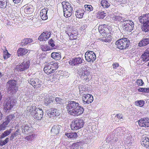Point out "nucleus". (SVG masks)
<instances>
[{
  "instance_id": "f257e3e1",
  "label": "nucleus",
  "mask_w": 149,
  "mask_h": 149,
  "mask_svg": "<svg viewBox=\"0 0 149 149\" xmlns=\"http://www.w3.org/2000/svg\"><path fill=\"white\" fill-rule=\"evenodd\" d=\"M88 68H89L86 65L81 68L79 71V74L81 79L85 81H89L91 77L90 72Z\"/></svg>"
},
{
  "instance_id": "f03ea898",
  "label": "nucleus",
  "mask_w": 149,
  "mask_h": 149,
  "mask_svg": "<svg viewBox=\"0 0 149 149\" xmlns=\"http://www.w3.org/2000/svg\"><path fill=\"white\" fill-rule=\"evenodd\" d=\"M62 4L63 8L64 16L67 17L71 16L73 13V7L74 5L65 1L63 2Z\"/></svg>"
},
{
  "instance_id": "7ed1b4c3",
  "label": "nucleus",
  "mask_w": 149,
  "mask_h": 149,
  "mask_svg": "<svg viewBox=\"0 0 149 149\" xmlns=\"http://www.w3.org/2000/svg\"><path fill=\"white\" fill-rule=\"evenodd\" d=\"M15 102L16 101L13 97L7 98L3 103L4 109L5 111L8 112L13 108Z\"/></svg>"
},
{
  "instance_id": "20e7f679",
  "label": "nucleus",
  "mask_w": 149,
  "mask_h": 149,
  "mask_svg": "<svg viewBox=\"0 0 149 149\" xmlns=\"http://www.w3.org/2000/svg\"><path fill=\"white\" fill-rule=\"evenodd\" d=\"M130 44V41L127 38L120 39L116 42L117 47L121 50L127 48Z\"/></svg>"
},
{
  "instance_id": "39448f33",
  "label": "nucleus",
  "mask_w": 149,
  "mask_h": 149,
  "mask_svg": "<svg viewBox=\"0 0 149 149\" xmlns=\"http://www.w3.org/2000/svg\"><path fill=\"white\" fill-rule=\"evenodd\" d=\"M16 85V81L15 80H11L7 82L6 86L9 94H10L11 95H13L17 92L18 89Z\"/></svg>"
},
{
  "instance_id": "423d86ee",
  "label": "nucleus",
  "mask_w": 149,
  "mask_h": 149,
  "mask_svg": "<svg viewBox=\"0 0 149 149\" xmlns=\"http://www.w3.org/2000/svg\"><path fill=\"white\" fill-rule=\"evenodd\" d=\"M84 125V121L82 119H76L72 122L71 128L73 130H77L83 127Z\"/></svg>"
},
{
  "instance_id": "0eeeda50",
  "label": "nucleus",
  "mask_w": 149,
  "mask_h": 149,
  "mask_svg": "<svg viewBox=\"0 0 149 149\" xmlns=\"http://www.w3.org/2000/svg\"><path fill=\"white\" fill-rule=\"evenodd\" d=\"M134 27V23L130 20H125L123 22L122 27L126 31H131Z\"/></svg>"
},
{
  "instance_id": "6e6552de",
  "label": "nucleus",
  "mask_w": 149,
  "mask_h": 149,
  "mask_svg": "<svg viewBox=\"0 0 149 149\" xmlns=\"http://www.w3.org/2000/svg\"><path fill=\"white\" fill-rule=\"evenodd\" d=\"M70 110L69 112V114L73 116H78L82 114L84 111L83 107L79 106L78 103L77 106Z\"/></svg>"
},
{
  "instance_id": "1a4fd4ad",
  "label": "nucleus",
  "mask_w": 149,
  "mask_h": 149,
  "mask_svg": "<svg viewBox=\"0 0 149 149\" xmlns=\"http://www.w3.org/2000/svg\"><path fill=\"white\" fill-rule=\"evenodd\" d=\"M58 67L56 63H52V64H48L44 68L45 72L47 74H50L55 72Z\"/></svg>"
},
{
  "instance_id": "9d476101",
  "label": "nucleus",
  "mask_w": 149,
  "mask_h": 149,
  "mask_svg": "<svg viewBox=\"0 0 149 149\" xmlns=\"http://www.w3.org/2000/svg\"><path fill=\"white\" fill-rule=\"evenodd\" d=\"M28 82L34 88H38L41 87L42 82L38 78H30L28 80Z\"/></svg>"
},
{
  "instance_id": "9b49d317",
  "label": "nucleus",
  "mask_w": 149,
  "mask_h": 149,
  "mask_svg": "<svg viewBox=\"0 0 149 149\" xmlns=\"http://www.w3.org/2000/svg\"><path fill=\"white\" fill-rule=\"evenodd\" d=\"M85 56L86 60L90 63L93 62L96 58L95 54L92 51H87L85 54Z\"/></svg>"
},
{
  "instance_id": "f8f14e48",
  "label": "nucleus",
  "mask_w": 149,
  "mask_h": 149,
  "mask_svg": "<svg viewBox=\"0 0 149 149\" xmlns=\"http://www.w3.org/2000/svg\"><path fill=\"white\" fill-rule=\"evenodd\" d=\"M43 112L42 109L40 108H37L34 110V112L32 116L35 119L40 120L43 117Z\"/></svg>"
},
{
  "instance_id": "ddd939ff",
  "label": "nucleus",
  "mask_w": 149,
  "mask_h": 149,
  "mask_svg": "<svg viewBox=\"0 0 149 149\" xmlns=\"http://www.w3.org/2000/svg\"><path fill=\"white\" fill-rule=\"evenodd\" d=\"M30 61H24L17 66V69L20 71H22L29 68L30 65Z\"/></svg>"
},
{
  "instance_id": "4468645a",
  "label": "nucleus",
  "mask_w": 149,
  "mask_h": 149,
  "mask_svg": "<svg viewBox=\"0 0 149 149\" xmlns=\"http://www.w3.org/2000/svg\"><path fill=\"white\" fill-rule=\"evenodd\" d=\"M84 60L81 57L75 58L70 60L69 61V64L72 65H77L81 64Z\"/></svg>"
},
{
  "instance_id": "2eb2a0df",
  "label": "nucleus",
  "mask_w": 149,
  "mask_h": 149,
  "mask_svg": "<svg viewBox=\"0 0 149 149\" xmlns=\"http://www.w3.org/2000/svg\"><path fill=\"white\" fill-rule=\"evenodd\" d=\"M82 99L85 104H89L93 102V98L91 95L86 94L84 95Z\"/></svg>"
},
{
  "instance_id": "dca6fc26",
  "label": "nucleus",
  "mask_w": 149,
  "mask_h": 149,
  "mask_svg": "<svg viewBox=\"0 0 149 149\" xmlns=\"http://www.w3.org/2000/svg\"><path fill=\"white\" fill-rule=\"evenodd\" d=\"M139 124L141 127H149V118H141L139 120Z\"/></svg>"
},
{
  "instance_id": "f3484780",
  "label": "nucleus",
  "mask_w": 149,
  "mask_h": 149,
  "mask_svg": "<svg viewBox=\"0 0 149 149\" xmlns=\"http://www.w3.org/2000/svg\"><path fill=\"white\" fill-rule=\"evenodd\" d=\"M60 114V111L56 109H52L47 113V115L50 118L58 116Z\"/></svg>"
},
{
  "instance_id": "a211bd4d",
  "label": "nucleus",
  "mask_w": 149,
  "mask_h": 149,
  "mask_svg": "<svg viewBox=\"0 0 149 149\" xmlns=\"http://www.w3.org/2000/svg\"><path fill=\"white\" fill-rule=\"evenodd\" d=\"M51 33L49 32L45 31L42 33L38 38L40 41H46L49 37Z\"/></svg>"
},
{
  "instance_id": "6ab92c4d",
  "label": "nucleus",
  "mask_w": 149,
  "mask_h": 149,
  "mask_svg": "<svg viewBox=\"0 0 149 149\" xmlns=\"http://www.w3.org/2000/svg\"><path fill=\"white\" fill-rule=\"evenodd\" d=\"M149 44V36H146L143 37L138 43L139 47H144Z\"/></svg>"
},
{
  "instance_id": "aec40b11",
  "label": "nucleus",
  "mask_w": 149,
  "mask_h": 149,
  "mask_svg": "<svg viewBox=\"0 0 149 149\" xmlns=\"http://www.w3.org/2000/svg\"><path fill=\"white\" fill-rule=\"evenodd\" d=\"M11 5L8 2V0H0V8H2L9 9Z\"/></svg>"
},
{
  "instance_id": "412c9836",
  "label": "nucleus",
  "mask_w": 149,
  "mask_h": 149,
  "mask_svg": "<svg viewBox=\"0 0 149 149\" xmlns=\"http://www.w3.org/2000/svg\"><path fill=\"white\" fill-rule=\"evenodd\" d=\"M78 103L74 101H70L68 102V104H67L66 108L69 114L70 111L72 110V109L76 106Z\"/></svg>"
},
{
  "instance_id": "4be33fe9",
  "label": "nucleus",
  "mask_w": 149,
  "mask_h": 149,
  "mask_svg": "<svg viewBox=\"0 0 149 149\" xmlns=\"http://www.w3.org/2000/svg\"><path fill=\"white\" fill-rule=\"evenodd\" d=\"M141 59L142 61L145 62L149 61V49H146L144 52L142 54Z\"/></svg>"
},
{
  "instance_id": "5701e85b",
  "label": "nucleus",
  "mask_w": 149,
  "mask_h": 149,
  "mask_svg": "<svg viewBox=\"0 0 149 149\" xmlns=\"http://www.w3.org/2000/svg\"><path fill=\"white\" fill-rule=\"evenodd\" d=\"M140 22L142 23H149V13L140 16L139 18Z\"/></svg>"
},
{
  "instance_id": "b1692460",
  "label": "nucleus",
  "mask_w": 149,
  "mask_h": 149,
  "mask_svg": "<svg viewBox=\"0 0 149 149\" xmlns=\"http://www.w3.org/2000/svg\"><path fill=\"white\" fill-rule=\"evenodd\" d=\"M141 145L146 148L149 147V138L147 137H142L141 141Z\"/></svg>"
},
{
  "instance_id": "393cba45",
  "label": "nucleus",
  "mask_w": 149,
  "mask_h": 149,
  "mask_svg": "<svg viewBox=\"0 0 149 149\" xmlns=\"http://www.w3.org/2000/svg\"><path fill=\"white\" fill-rule=\"evenodd\" d=\"M30 51L26 49L20 48L17 51V54L18 56L25 55L27 53L29 54Z\"/></svg>"
},
{
  "instance_id": "a878e982",
  "label": "nucleus",
  "mask_w": 149,
  "mask_h": 149,
  "mask_svg": "<svg viewBox=\"0 0 149 149\" xmlns=\"http://www.w3.org/2000/svg\"><path fill=\"white\" fill-rule=\"evenodd\" d=\"M61 126L58 125H54L51 130V133L54 134H57L59 132Z\"/></svg>"
},
{
  "instance_id": "bb28decb",
  "label": "nucleus",
  "mask_w": 149,
  "mask_h": 149,
  "mask_svg": "<svg viewBox=\"0 0 149 149\" xmlns=\"http://www.w3.org/2000/svg\"><path fill=\"white\" fill-rule=\"evenodd\" d=\"M84 10L81 8L76 10L75 15L76 17L79 18H82L84 14Z\"/></svg>"
},
{
  "instance_id": "cd10ccee",
  "label": "nucleus",
  "mask_w": 149,
  "mask_h": 149,
  "mask_svg": "<svg viewBox=\"0 0 149 149\" xmlns=\"http://www.w3.org/2000/svg\"><path fill=\"white\" fill-rule=\"evenodd\" d=\"M47 10L45 9H43L41 10L40 16L41 18L43 20H45L47 19Z\"/></svg>"
},
{
  "instance_id": "c85d7f7f",
  "label": "nucleus",
  "mask_w": 149,
  "mask_h": 149,
  "mask_svg": "<svg viewBox=\"0 0 149 149\" xmlns=\"http://www.w3.org/2000/svg\"><path fill=\"white\" fill-rule=\"evenodd\" d=\"M22 132L23 133L26 134V132H31L30 130L31 128V126L28 125H23L22 126Z\"/></svg>"
},
{
  "instance_id": "c756f323",
  "label": "nucleus",
  "mask_w": 149,
  "mask_h": 149,
  "mask_svg": "<svg viewBox=\"0 0 149 149\" xmlns=\"http://www.w3.org/2000/svg\"><path fill=\"white\" fill-rule=\"evenodd\" d=\"M36 108L34 106L29 107H27L26 109V113L27 115L30 116L31 114L32 116L33 114L34 113V110H35Z\"/></svg>"
},
{
  "instance_id": "7c9ffc66",
  "label": "nucleus",
  "mask_w": 149,
  "mask_h": 149,
  "mask_svg": "<svg viewBox=\"0 0 149 149\" xmlns=\"http://www.w3.org/2000/svg\"><path fill=\"white\" fill-rule=\"evenodd\" d=\"M143 24L141 26V29L142 31L145 32L149 31V22L148 23H142Z\"/></svg>"
},
{
  "instance_id": "2f4dec72",
  "label": "nucleus",
  "mask_w": 149,
  "mask_h": 149,
  "mask_svg": "<svg viewBox=\"0 0 149 149\" xmlns=\"http://www.w3.org/2000/svg\"><path fill=\"white\" fill-rule=\"evenodd\" d=\"M101 5L104 8H108L110 5V3L107 0H102L100 2Z\"/></svg>"
},
{
  "instance_id": "473e14b6",
  "label": "nucleus",
  "mask_w": 149,
  "mask_h": 149,
  "mask_svg": "<svg viewBox=\"0 0 149 149\" xmlns=\"http://www.w3.org/2000/svg\"><path fill=\"white\" fill-rule=\"evenodd\" d=\"M33 40L31 38H26L22 40V42L20 43V45L22 46H25L31 42Z\"/></svg>"
},
{
  "instance_id": "72a5a7b5",
  "label": "nucleus",
  "mask_w": 149,
  "mask_h": 149,
  "mask_svg": "<svg viewBox=\"0 0 149 149\" xmlns=\"http://www.w3.org/2000/svg\"><path fill=\"white\" fill-rule=\"evenodd\" d=\"M65 135L70 138L73 139L77 138V134L76 132H72L71 133H65Z\"/></svg>"
},
{
  "instance_id": "f704fd0d",
  "label": "nucleus",
  "mask_w": 149,
  "mask_h": 149,
  "mask_svg": "<svg viewBox=\"0 0 149 149\" xmlns=\"http://www.w3.org/2000/svg\"><path fill=\"white\" fill-rule=\"evenodd\" d=\"M33 9L32 6L29 5L26 6L24 9V11L27 14H31L33 12Z\"/></svg>"
},
{
  "instance_id": "c9c22d12",
  "label": "nucleus",
  "mask_w": 149,
  "mask_h": 149,
  "mask_svg": "<svg viewBox=\"0 0 149 149\" xmlns=\"http://www.w3.org/2000/svg\"><path fill=\"white\" fill-rule=\"evenodd\" d=\"M107 14L104 11H98L97 13V17L99 19H103L106 16Z\"/></svg>"
},
{
  "instance_id": "e433bc0d",
  "label": "nucleus",
  "mask_w": 149,
  "mask_h": 149,
  "mask_svg": "<svg viewBox=\"0 0 149 149\" xmlns=\"http://www.w3.org/2000/svg\"><path fill=\"white\" fill-rule=\"evenodd\" d=\"M51 56L53 58L56 60H58L61 58V56L59 53L56 52H53L51 54Z\"/></svg>"
},
{
  "instance_id": "4c0bfd02",
  "label": "nucleus",
  "mask_w": 149,
  "mask_h": 149,
  "mask_svg": "<svg viewBox=\"0 0 149 149\" xmlns=\"http://www.w3.org/2000/svg\"><path fill=\"white\" fill-rule=\"evenodd\" d=\"M15 116L14 114L10 115L7 116L5 118L6 122H7L8 124L9 123L15 118Z\"/></svg>"
},
{
  "instance_id": "58836bf2",
  "label": "nucleus",
  "mask_w": 149,
  "mask_h": 149,
  "mask_svg": "<svg viewBox=\"0 0 149 149\" xmlns=\"http://www.w3.org/2000/svg\"><path fill=\"white\" fill-rule=\"evenodd\" d=\"M40 47L42 51L45 52L47 51H49L51 49V47L47 45H41Z\"/></svg>"
},
{
  "instance_id": "ea45409f",
  "label": "nucleus",
  "mask_w": 149,
  "mask_h": 149,
  "mask_svg": "<svg viewBox=\"0 0 149 149\" xmlns=\"http://www.w3.org/2000/svg\"><path fill=\"white\" fill-rule=\"evenodd\" d=\"M79 89L80 93H83V91H85L87 90V88L84 85H80L79 86Z\"/></svg>"
},
{
  "instance_id": "a19ab883",
  "label": "nucleus",
  "mask_w": 149,
  "mask_h": 149,
  "mask_svg": "<svg viewBox=\"0 0 149 149\" xmlns=\"http://www.w3.org/2000/svg\"><path fill=\"white\" fill-rule=\"evenodd\" d=\"M11 132V130H7L4 132L1 136V138H3L9 135Z\"/></svg>"
},
{
  "instance_id": "79ce46f5",
  "label": "nucleus",
  "mask_w": 149,
  "mask_h": 149,
  "mask_svg": "<svg viewBox=\"0 0 149 149\" xmlns=\"http://www.w3.org/2000/svg\"><path fill=\"white\" fill-rule=\"evenodd\" d=\"M145 103V101L143 100L137 101L135 102L136 105L140 107H143Z\"/></svg>"
},
{
  "instance_id": "37998d69",
  "label": "nucleus",
  "mask_w": 149,
  "mask_h": 149,
  "mask_svg": "<svg viewBox=\"0 0 149 149\" xmlns=\"http://www.w3.org/2000/svg\"><path fill=\"white\" fill-rule=\"evenodd\" d=\"M138 90L139 92L148 93L149 92V88H140Z\"/></svg>"
},
{
  "instance_id": "c03bdc74",
  "label": "nucleus",
  "mask_w": 149,
  "mask_h": 149,
  "mask_svg": "<svg viewBox=\"0 0 149 149\" xmlns=\"http://www.w3.org/2000/svg\"><path fill=\"white\" fill-rule=\"evenodd\" d=\"M48 43L49 45L52 47V49H56L57 46L54 44V42L52 39H51L49 41Z\"/></svg>"
},
{
  "instance_id": "a18cd8bd",
  "label": "nucleus",
  "mask_w": 149,
  "mask_h": 149,
  "mask_svg": "<svg viewBox=\"0 0 149 149\" xmlns=\"http://www.w3.org/2000/svg\"><path fill=\"white\" fill-rule=\"evenodd\" d=\"M8 125L7 122H3L2 124L0 125V131L4 130Z\"/></svg>"
},
{
  "instance_id": "49530a36",
  "label": "nucleus",
  "mask_w": 149,
  "mask_h": 149,
  "mask_svg": "<svg viewBox=\"0 0 149 149\" xmlns=\"http://www.w3.org/2000/svg\"><path fill=\"white\" fill-rule=\"evenodd\" d=\"M44 104L46 106H48L53 102V100L51 99H46L44 100Z\"/></svg>"
},
{
  "instance_id": "de8ad7c7",
  "label": "nucleus",
  "mask_w": 149,
  "mask_h": 149,
  "mask_svg": "<svg viewBox=\"0 0 149 149\" xmlns=\"http://www.w3.org/2000/svg\"><path fill=\"white\" fill-rule=\"evenodd\" d=\"M84 8L86 10L91 11L93 10V7L91 5H85Z\"/></svg>"
},
{
  "instance_id": "09e8293b",
  "label": "nucleus",
  "mask_w": 149,
  "mask_h": 149,
  "mask_svg": "<svg viewBox=\"0 0 149 149\" xmlns=\"http://www.w3.org/2000/svg\"><path fill=\"white\" fill-rule=\"evenodd\" d=\"M81 142L79 141L77 142L76 143H73L72 145V147H73V148L74 149L75 148L76 149L81 144Z\"/></svg>"
},
{
  "instance_id": "8fccbe9b",
  "label": "nucleus",
  "mask_w": 149,
  "mask_h": 149,
  "mask_svg": "<svg viewBox=\"0 0 149 149\" xmlns=\"http://www.w3.org/2000/svg\"><path fill=\"white\" fill-rule=\"evenodd\" d=\"M108 30V29H106L99 31V32L102 36H105L107 35V32Z\"/></svg>"
},
{
  "instance_id": "3c124183",
  "label": "nucleus",
  "mask_w": 149,
  "mask_h": 149,
  "mask_svg": "<svg viewBox=\"0 0 149 149\" xmlns=\"http://www.w3.org/2000/svg\"><path fill=\"white\" fill-rule=\"evenodd\" d=\"M9 141V138L7 137L6 138V139L3 141H0V145L1 146H3V145L6 144Z\"/></svg>"
},
{
  "instance_id": "603ef678",
  "label": "nucleus",
  "mask_w": 149,
  "mask_h": 149,
  "mask_svg": "<svg viewBox=\"0 0 149 149\" xmlns=\"http://www.w3.org/2000/svg\"><path fill=\"white\" fill-rule=\"evenodd\" d=\"M56 102L57 104H61L63 103V100L60 98L56 97L55 98Z\"/></svg>"
},
{
  "instance_id": "864d4df0",
  "label": "nucleus",
  "mask_w": 149,
  "mask_h": 149,
  "mask_svg": "<svg viewBox=\"0 0 149 149\" xmlns=\"http://www.w3.org/2000/svg\"><path fill=\"white\" fill-rule=\"evenodd\" d=\"M136 83L138 86H143L144 84V83L142 79H138L136 81Z\"/></svg>"
},
{
  "instance_id": "5fc2aeb1",
  "label": "nucleus",
  "mask_w": 149,
  "mask_h": 149,
  "mask_svg": "<svg viewBox=\"0 0 149 149\" xmlns=\"http://www.w3.org/2000/svg\"><path fill=\"white\" fill-rule=\"evenodd\" d=\"M10 54L6 50V52H4L3 55V58L4 59H6L10 57Z\"/></svg>"
},
{
  "instance_id": "6e6d98bb",
  "label": "nucleus",
  "mask_w": 149,
  "mask_h": 149,
  "mask_svg": "<svg viewBox=\"0 0 149 149\" xmlns=\"http://www.w3.org/2000/svg\"><path fill=\"white\" fill-rule=\"evenodd\" d=\"M113 18H115V19H116L117 20H118V21H120L121 22L123 21L122 20H123V21H125L123 18V17L120 16H114Z\"/></svg>"
},
{
  "instance_id": "4d7b16f0",
  "label": "nucleus",
  "mask_w": 149,
  "mask_h": 149,
  "mask_svg": "<svg viewBox=\"0 0 149 149\" xmlns=\"http://www.w3.org/2000/svg\"><path fill=\"white\" fill-rule=\"evenodd\" d=\"M34 136L35 134H32L31 135L26 137L25 139L27 140H31L33 139Z\"/></svg>"
},
{
  "instance_id": "13d9d810",
  "label": "nucleus",
  "mask_w": 149,
  "mask_h": 149,
  "mask_svg": "<svg viewBox=\"0 0 149 149\" xmlns=\"http://www.w3.org/2000/svg\"><path fill=\"white\" fill-rule=\"evenodd\" d=\"M123 129L122 127H119L116 130L115 132L117 134V135H120V131H122Z\"/></svg>"
},
{
  "instance_id": "bf43d9fd",
  "label": "nucleus",
  "mask_w": 149,
  "mask_h": 149,
  "mask_svg": "<svg viewBox=\"0 0 149 149\" xmlns=\"http://www.w3.org/2000/svg\"><path fill=\"white\" fill-rule=\"evenodd\" d=\"M115 118L116 119L115 120H119L122 118V116L121 114H118L115 116Z\"/></svg>"
},
{
  "instance_id": "052dcab7",
  "label": "nucleus",
  "mask_w": 149,
  "mask_h": 149,
  "mask_svg": "<svg viewBox=\"0 0 149 149\" xmlns=\"http://www.w3.org/2000/svg\"><path fill=\"white\" fill-rule=\"evenodd\" d=\"M14 134H15V136H17L18 135H20V133L19 129H18L15 132H14Z\"/></svg>"
},
{
  "instance_id": "680f3d73",
  "label": "nucleus",
  "mask_w": 149,
  "mask_h": 149,
  "mask_svg": "<svg viewBox=\"0 0 149 149\" xmlns=\"http://www.w3.org/2000/svg\"><path fill=\"white\" fill-rule=\"evenodd\" d=\"M124 73L125 70H122L121 71L118 72V74L120 75H122Z\"/></svg>"
},
{
  "instance_id": "e2e57ef3",
  "label": "nucleus",
  "mask_w": 149,
  "mask_h": 149,
  "mask_svg": "<svg viewBox=\"0 0 149 149\" xmlns=\"http://www.w3.org/2000/svg\"><path fill=\"white\" fill-rule=\"evenodd\" d=\"M119 66V64L118 63H114L113 65V68L114 69H116Z\"/></svg>"
},
{
  "instance_id": "0e129e2a",
  "label": "nucleus",
  "mask_w": 149,
  "mask_h": 149,
  "mask_svg": "<svg viewBox=\"0 0 149 149\" xmlns=\"http://www.w3.org/2000/svg\"><path fill=\"white\" fill-rule=\"evenodd\" d=\"M104 26H102V25H100L98 27L99 31L102 30V29H104Z\"/></svg>"
},
{
  "instance_id": "69168bd1",
  "label": "nucleus",
  "mask_w": 149,
  "mask_h": 149,
  "mask_svg": "<svg viewBox=\"0 0 149 149\" xmlns=\"http://www.w3.org/2000/svg\"><path fill=\"white\" fill-rule=\"evenodd\" d=\"M16 136H15V134L14 133H12L10 137V140H12L15 137H16Z\"/></svg>"
},
{
  "instance_id": "338daca9",
  "label": "nucleus",
  "mask_w": 149,
  "mask_h": 149,
  "mask_svg": "<svg viewBox=\"0 0 149 149\" xmlns=\"http://www.w3.org/2000/svg\"><path fill=\"white\" fill-rule=\"evenodd\" d=\"M21 0H13V2L15 3H19Z\"/></svg>"
},
{
  "instance_id": "774afa93",
  "label": "nucleus",
  "mask_w": 149,
  "mask_h": 149,
  "mask_svg": "<svg viewBox=\"0 0 149 149\" xmlns=\"http://www.w3.org/2000/svg\"><path fill=\"white\" fill-rule=\"evenodd\" d=\"M101 40L102 41H104L105 42H108V41H107V39H106L105 38V39H104V38L103 39H101Z\"/></svg>"
}]
</instances>
